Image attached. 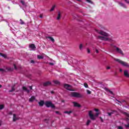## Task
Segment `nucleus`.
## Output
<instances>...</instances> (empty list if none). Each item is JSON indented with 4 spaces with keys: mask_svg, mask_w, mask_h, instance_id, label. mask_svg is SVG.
<instances>
[{
    "mask_svg": "<svg viewBox=\"0 0 129 129\" xmlns=\"http://www.w3.org/2000/svg\"><path fill=\"white\" fill-rule=\"evenodd\" d=\"M49 65H51V66H53V65H54V63H53V62H49Z\"/></svg>",
    "mask_w": 129,
    "mask_h": 129,
    "instance_id": "46",
    "label": "nucleus"
},
{
    "mask_svg": "<svg viewBox=\"0 0 129 129\" xmlns=\"http://www.w3.org/2000/svg\"><path fill=\"white\" fill-rule=\"evenodd\" d=\"M51 84L52 83H51V82L48 81L43 83V86L47 87V86H49V85H51Z\"/></svg>",
    "mask_w": 129,
    "mask_h": 129,
    "instance_id": "10",
    "label": "nucleus"
},
{
    "mask_svg": "<svg viewBox=\"0 0 129 129\" xmlns=\"http://www.w3.org/2000/svg\"><path fill=\"white\" fill-rule=\"evenodd\" d=\"M63 87L67 89V90H69V91H74V90L70 89L71 87H72V86L68 84H63Z\"/></svg>",
    "mask_w": 129,
    "mask_h": 129,
    "instance_id": "5",
    "label": "nucleus"
},
{
    "mask_svg": "<svg viewBox=\"0 0 129 129\" xmlns=\"http://www.w3.org/2000/svg\"><path fill=\"white\" fill-rule=\"evenodd\" d=\"M29 48L34 50L36 49V46L34 44H31L29 45Z\"/></svg>",
    "mask_w": 129,
    "mask_h": 129,
    "instance_id": "17",
    "label": "nucleus"
},
{
    "mask_svg": "<svg viewBox=\"0 0 129 129\" xmlns=\"http://www.w3.org/2000/svg\"><path fill=\"white\" fill-rule=\"evenodd\" d=\"M84 86H85V87L86 88H88V84H87V83H84Z\"/></svg>",
    "mask_w": 129,
    "mask_h": 129,
    "instance_id": "31",
    "label": "nucleus"
},
{
    "mask_svg": "<svg viewBox=\"0 0 129 129\" xmlns=\"http://www.w3.org/2000/svg\"><path fill=\"white\" fill-rule=\"evenodd\" d=\"M119 5H120L121 6V7H123V8H126V6L123 3H119Z\"/></svg>",
    "mask_w": 129,
    "mask_h": 129,
    "instance_id": "22",
    "label": "nucleus"
},
{
    "mask_svg": "<svg viewBox=\"0 0 129 129\" xmlns=\"http://www.w3.org/2000/svg\"><path fill=\"white\" fill-rule=\"evenodd\" d=\"M116 51L118 53H119V54H120L121 55H122V56H124V54L123 53V52H122V50H121V49H120L118 47H116Z\"/></svg>",
    "mask_w": 129,
    "mask_h": 129,
    "instance_id": "8",
    "label": "nucleus"
},
{
    "mask_svg": "<svg viewBox=\"0 0 129 129\" xmlns=\"http://www.w3.org/2000/svg\"><path fill=\"white\" fill-rule=\"evenodd\" d=\"M125 120L127 121V123H129V118H126L125 119Z\"/></svg>",
    "mask_w": 129,
    "mask_h": 129,
    "instance_id": "44",
    "label": "nucleus"
},
{
    "mask_svg": "<svg viewBox=\"0 0 129 129\" xmlns=\"http://www.w3.org/2000/svg\"><path fill=\"white\" fill-rule=\"evenodd\" d=\"M118 129H123V127L121 126H117Z\"/></svg>",
    "mask_w": 129,
    "mask_h": 129,
    "instance_id": "43",
    "label": "nucleus"
},
{
    "mask_svg": "<svg viewBox=\"0 0 129 129\" xmlns=\"http://www.w3.org/2000/svg\"><path fill=\"white\" fill-rule=\"evenodd\" d=\"M7 70H8V71H13V69L7 68Z\"/></svg>",
    "mask_w": 129,
    "mask_h": 129,
    "instance_id": "40",
    "label": "nucleus"
},
{
    "mask_svg": "<svg viewBox=\"0 0 129 129\" xmlns=\"http://www.w3.org/2000/svg\"><path fill=\"white\" fill-rule=\"evenodd\" d=\"M116 101H117L118 102H119V103H121V104H122V103L121 101H119L118 100H117V99H116Z\"/></svg>",
    "mask_w": 129,
    "mask_h": 129,
    "instance_id": "49",
    "label": "nucleus"
},
{
    "mask_svg": "<svg viewBox=\"0 0 129 129\" xmlns=\"http://www.w3.org/2000/svg\"><path fill=\"white\" fill-rule=\"evenodd\" d=\"M124 76H125V77H129V74H128V71L127 70H125L124 71Z\"/></svg>",
    "mask_w": 129,
    "mask_h": 129,
    "instance_id": "13",
    "label": "nucleus"
},
{
    "mask_svg": "<svg viewBox=\"0 0 129 129\" xmlns=\"http://www.w3.org/2000/svg\"><path fill=\"white\" fill-rule=\"evenodd\" d=\"M106 69L109 70V69H110V67H107V68H106Z\"/></svg>",
    "mask_w": 129,
    "mask_h": 129,
    "instance_id": "59",
    "label": "nucleus"
},
{
    "mask_svg": "<svg viewBox=\"0 0 129 129\" xmlns=\"http://www.w3.org/2000/svg\"><path fill=\"white\" fill-rule=\"evenodd\" d=\"M83 47V45L82 44H80V46H79L80 50H81Z\"/></svg>",
    "mask_w": 129,
    "mask_h": 129,
    "instance_id": "34",
    "label": "nucleus"
},
{
    "mask_svg": "<svg viewBox=\"0 0 129 129\" xmlns=\"http://www.w3.org/2000/svg\"><path fill=\"white\" fill-rule=\"evenodd\" d=\"M96 31L97 32L98 34H100V35H101L102 36H104V37H108V36H109V34H108L107 33L103 31H101L99 32L98 30H96Z\"/></svg>",
    "mask_w": 129,
    "mask_h": 129,
    "instance_id": "6",
    "label": "nucleus"
},
{
    "mask_svg": "<svg viewBox=\"0 0 129 129\" xmlns=\"http://www.w3.org/2000/svg\"><path fill=\"white\" fill-rule=\"evenodd\" d=\"M9 114H10V115H12V114H13V112L10 111L9 113Z\"/></svg>",
    "mask_w": 129,
    "mask_h": 129,
    "instance_id": "55",
    "label": "nucleus"
},
{
    "mask_svg": "<svg viewBox=\"0 0 129 129\" xmlns=\"http://www.w3.org/2000/svg\"><path fill=\"white\" fill-rule=\"evenodd\" d=\"M55 8H56V6L54 5L53 6H52L51 9L50 10V12H53V11H54V10L55 9Z\"/></svg>",
    "mask_w": 129,
    "mask_h": 129,
    "instance_id": "24",
    "label": "nucleus"
},
{
    "mask_svg": "<svg viewBox=\"0 0 129 129\" xmlns=\"http://www.w3.org/2000/svg\"><path fill=\"white\" fill-rule=\"evenodd\" d=\"M14 66L15 70H17L18 68H17V66H16V64H14Z\"/></svg>",
    "mask_w": 129,
    "mask_h": 129,
    "instance_id": "47",
    "label": "nucleus"
},
{
    "mask_svg": "<svg viewBox=\"0 0 129 129\" xmlns=\"http://www.w3.org/2000/svg\"><path fill=\"white\" fill-rule=\"evenodd\" d=\"M46 39H50V41L52 42V43H54L55 42V40H54V38L51 36H48L46 37Z\"/></svg>",
    "mask_w": 129,
    "mask_h": 129,
    "instance_id": "19",
    "label": "nucleus"
},
{
    "mask_svg": "<svg viewBox=\"0 0 129 129\" xmlns=\"http://www.w3.org/2000/svg\"><path fill=\"white\" fill-rule=\"evenodd\" d=\"M40 18L41 19H43V15L41 14L40 16H39Z\"/></svg>",
    "mask_w": 129,
    "mask_h": 129,
    "instance_id": "53",
    "label": "nucleus"
},
{
    "mask_svg": "<svg viewBox=\"0 0 129 129\" xmlns=\"http://www.w3.org/2000/svg\"><path fill=\"white\" fill-rule=\"evenodd\" d=\"M107 114H108L109 116H111V114H113V112H107Z\"/></svg>",
    "mask_w": 129,
    "mask_h": 129,
    "instance_id": "33",
    "label": "nucleus"
},
{
    "mask_svg": "<svg viewBox=\"0 0 129 129\" xmlns=\"http://www.w3.org/2000/svg\"><path fill=\"white\" fill-rule=\"evenodd\" d=\"M64 113H67L68 114H70V113H72V111H65L64 112Z\"/></svg>",
    "mask_w": 129,
    "mask_h": 129,
    "instance_id": "26",
    "label": "nucleus"
},
{
    "mask_svg": "<svg viewBox=\"0 0 129 129\" xmlns=\"http://www.w3.org/2000/svg\"><path fill=\"white\" fill-rule=\"evenodd\" d=\"M29 87L31 90H32V89H33V86H29Z\"/></svg>",
    "mask_w": 129,
    "mask_h": 129,
    "instance_id": "52",
    "label": "nucleus"
},
{
    "mask_svg": "<svg viewBox=\"0 0 129 129\" xmlns=\"http://www.w3.org/2000/svg\"><path fill=\"white\" fill-rule=\"evenodd\" d=\"M95 51L96 53H99L98 50H97V49H95Z\"/></svg>",
    "mask_w": 129,
    "mask_h": 129,
    "instance_id": "56",
    "label": "nucleus"
},
{
    "mask_svg": "<svg viewBox=\"0 0 129 129\" xmlns=\"http://www.w3.org/2000/svg\"><path fill=\"white\" fill-rule=\"evenodd\" d=\"M22 89H23V90H24V91L27 92V93H30V90H28V88H27L26 87L23 86L22 87Z\"/></svg>",
    "mask_w": 129,
    "mask_h": 129,
    "instance_id": "16",
    "label": "nucleus"
},
{
    "mask_svg": "<svg viewBox=\"0 0 129 129\" xmlns=\"http://www.w3.org/2000/svg\"><path fill=\"white\" fill-rule=\"evenodd\" d=\"M124 126H125L126 128H128V127H129V123H128L127 124H124Z\"/></svg>",
    "mask_w": 129,
    "mask_h": 129,
    "instance_id": "37",
    "label": "nucleus"
},
{
    "mask_svg": "<svg viewBox=\"0 0 129 129\" xmlns=\"http://www.w3.org/2000/svg\"><path fill=\"white\" fill-rule=\"evenodd\" d=\"M120 72H122V69H120Z\"/></svg>",
    "mask_w": 129,
    "mask_h": 129,
    "instance_id": "62",
    "label": "nucleus"
},
{
    "mask_svg": "<svg viewBox=\"0 0 129 129\" xmlns=\"http://www.w3.org/2000/svg\"><path fill=\"white\" fill-rule=\"evenodd\" d=\"M2 57H4V58H7V54H4L3 53H2L1 55Z\"/></svg>",
    "mask_w": 129,
    "mask_h": 129,
    "instance_id": "32",
    "label": "nucleus"
},
{
    "mask_svg": "<svg viewBox=\"0 0 129 129\" xmlns=\"http://www.w3.org/2000/svg\"><path fill=\"white\" fill-rule=\"evenodd\" d=\"M88 3H89L90 4H91L93 5V3L91 0H86Z\"/></svg>",
    "mask_w": 129,
    "mask_h": 129,
    "instance_id": "35",
    "label": "nucleus"
},
{
    "mask_svg": "<svg viewBox=\"0 0 129 129\" xmlns=\"http://www.w3.org/2000/svg\"><path fill=\"white\" fill-rule=\"evenodd\" d=\"M115 61H116V62H118L121 65H122L124 67H126L127 68H129V64L126 62H124L118 58H114Z\"/></svg>",
    "mask_w": 129,
    "mask_h": 129,
    "instance_id": "3",
    "label": "nucleus"
},
{
    "mask_svg": "<svg viewBox=\"0 0 129 129\" xmlns=\"http://www.w3.org/2000/svg\"><path fill=\"white\" fill-rule=\"evenodd\" d=\"M71 96L76 98H82L83 95L78 92H73L71 93Z\"/></svg>",
    "mask_w": 129,
    "mask_h": 129,
    "instance_id": "4",
    "label": "nucleus"
},
{
    "mask_svg": "<svg viewBox=\"0 0 129 129\" xmlns=\"http://www.w3.org/2000/svg\"><path fill=\"white\" fill-rule=\"evenodd\" d=\"M114 48H116H116H117V47H116V46L114 45Z\"/></svg>",
    "mask_w": 129,
    "mask_h": 129,
    "instance_id": "61",
    "label": "nucleus"
},
{
    "mask_svg": "<svg viewBox=\"0 0 129 129\" xmlns=\"http://www.w3.org/2000/svg\"><path fill=\"white\" fill-rule=\"evenodd\" d=\"M51 93L52 94H53L54 93V91H51Z\"/></svg>",
    "mask_w": 129,
    "mask_h": 129,
    "instance_id": "63",
    "label": "nucleus"
},
{
    "mask_svg": "<svg viewBox=\"0 0 129 129\" xmlns=\"http://www.w3.org/2000/svg\"><path fill=\"white\" fill-rule=\"evenodd\" d=\"M87 94H91V91H90L89 90H87Z\"/></svg>",
    "mask_w": 129,
    "mask_h": 129,
    "instance_id": "36",
    "label": "nucleus"
},
{
    "mask_svg": "<svg viewBox=\"0 0 129 129\" xmlns=\"http://www.w3.org/2000/svg\"><path fill=\"white\" fill-rule=\"evenodd\" d=\"M72 103H73L74 106L75 107H79V108L81 107V105L80 104H78V103L76 102H72Z\"/></svg>",
    "mask_w": 129,
    "mask_h": 129,
    "instance_id": "9",
    "label": "nucleus"
},
{
    "mask_svg": "<svg viewBox=\"0 0 129 129\" xmlns=\"http://www.w3.org/2000/svg\"><path fill=\"white\" fill-rule=\"evenodd\" d=\"M44 121L46 123H48V120H49V119H44Z\"/></svg>",
    "mask_w": 129,
    "mask_h": 129,
    "instance_id": "39",
    "label": "nucleus"
},
{
    "mask_svg": "<svg viewBox=\"0 0 129 129\" xmlns=\"http://www.w3.org/2000/svg\"><path fill=\"white\" fill-rule=\"evenodd\" d=\"M124 107H126V108H128V107L125 106Z\"/></svg>",
    "mask_w": 129,
    "mask_h": 129,
    "instance_id": "64",
    "label": "nucleus"
},
{
    "mask_svg": "<svg viewBox=\"0 0 129 129\" xmlns=\"http://www.w3.org/2000/svg\"><path fill=\"white\" fill-rule=\"evenodd\" d=\"M122 102H125V103H126V102L124 100H122Z\"/></svg>",
    "mask_w": 129,
    "mask_h": 129,
    "instance_id": "57",
    "label": "nucleus"
},
{
    "mask_svg": "<svg viewBox=\"0 0 129 129\" xmlns=\"http://www.w3.org/2000/svg\"><path fill=\"white\" fill-rule=\"evenodd\" d=\"M15 87H16V85H14L13 86L11 87L12 89L9 90V92H13V91H15L16 90Z\"/></svg>",
    "mask_w": 129,
    "mask_h": 129,
    "instance_id": "18",
    "label": "nucleus"
},
{
    "mask_svg": "<svg viewBox=\"0 0 129 129\" xmlns=\"http://www.w3.org/2000/svg\"><path fill=\"white\" fill-rule=\"evenodd\" d=\"M17 120H19V117H17L16 114H13V121H17Z\"/></svg>",
    "mask_w": 129,
    "mask_h": 129,
    "instance_id": "12",
    "label": "nucleus"
},
{
    "mask_svg": "<svg viewBox=\"0 0 129 129\" xmlns=\"http://www.w3.org/2000/svg\"><path fill=\"white\" fill-rule=\"evenodd\" d=\"M20 3L22 4V5H23V6H26V3H25L24 1H20Z\"/></svg>",
    "mask_w": 129,
    "mask_h": 129,
    "instance_id": "30",
    "label": "nucleus"
},
{
    "mask_svg": "<svg viewBox=\"0 0 129 129\" xmlns=\"http://www.w3.org/2000/svg\"><path fill=\"white\" fill-rule=\"evenodd\" d=\"M27 76H29L28 77H31V76H32V75H27Z\"/></svg>",
    "mask_w": 129,
    "mask_h": 129,
    "instance_id": "58",
    "label": "nucleus"
},
{
    "mask_svg": "<svg viewBox=\"0 0 129 129\" xmlns=\"http://www.w3.org/2000/svg\"><path fill=\"white\" fill-rule=\"evenodd\" d=\"M36 99V98L34 96H32L31 98L29 99V101L30 102H33Z\"/></svg>",
    "mask_w": 129,
    "mask_h": 129,
    "instance_id": "20",
    "label": "nucleus"
},
{
    "mask_svg": "<svg viewBox=\"0 0 129 129\" xmlns=\"http://www.w3.org/2000/svg\"><path fill=\"white\" fill-rule=\"evenodd\" d=\"M87 52L88 53H90V49L89 48H87Z\"/></svg>",
    "mask_w": 129,
    "mask_h": 129,
    "instance_id": "50",
    "label": "nucleus"
},
{
    "mask_svg": "<svg viewBox=\"0 0 129 129\" xmlns=\"http://www.w3.org/2000/svg\"><path fill=\"white\" fill-rule=\"evenodd\" d=\"M53 82H54V84H56L57 85H60V82L59 81L55 80L53 81Z\"/></svg>",
    "mask_w": 129,
    "mask_h": 129,
    "instance_id": "21",
    "label": "nucleus"
},
{
    "mask_svg": "<svg viewBox=\"0 0 129 129\" xmlns=\"http://www.w3.org/2000/svg\"><path fill=\"white\" fill-rule=\"evenodd\" d=\"M38 59H44V56L40 55H37Z\"/></svg>",
    "mask_w": 129,
    "mask_h": 129,
    "instance_id": "23",
    "label": "nucleus"
},
{
    "mask_svg": "<svg viewBox=\"0 0 129 129\" xmlns=\"http://www.w3.org/2000/svg\"><path fill=\"white\" fill-rule=\"evenodd\" d=\"M123 114H124L125 115H126V116H127L128 117H129V114L127 113L126 112H123Z\"/></svg>",
    "mask_w": 129,
    "mask_h": 129,
    "instance_id": "27",
    "label": "nucleus"
},
{
    "mask_svg": "<svg viewBox=\"0 0 129 129\" xmlns=\"http://www.w3.org/2000/svg\"><path fill=\"white\" fill-rule=\"evenodd\" d=\"M60 19H61V12L60 11H58L57 17H56V20L57 21H59Z\"/></svg>",
    "mask_w": 129,
    "mask_h": 129,
    "instance_id": "14",
    "label": "nucleus"
},
{
    "mask_svg": "<svg viewBox=\"0 0 129 129\" xmlns=\"http://www.w3.org/2000/svg\"><path fill=\"white\" fill-rule=\"evenodd\" d=\"M20 22H21L20 24L21 25H24V24H25V22H24L22 19H20Z\"/></svg>",
    "mask_w": 129,
    "mask_h": 129,
    "instance_id": "38",
    "label": "nucleus"
},
{
    "mask_svg": "<svg viewBox=\"0 0 129 129\" xmlns=\"http://www.w3.org/2000/svg\"><path fill=\"white\" fill-rule=\"evenodd\" d=\"M98 38L101 39V40H102L103 41H111V39L103 36H98Z\"/></svg>",
    "mask_w": 129,
    "mask_h": 129,
    "instance_id": "7",
    "label": "nucleus"
},
{
    "mask_svg": "<svg viewBox=\"0 0 129 129\" xmlns=\"http://www.w3.org/2000/svg\"><path fill=\"white\" fill-rule=\"evenodd\" d=\"M30 63H31L32 64H35V60H31L30 61Z\"/></svg>",
    "mask_w": 129,
    "mask_h": 129,
    "instance_id": "42",
    "label": "nucleus"
},
{
    "mask_svg": "<svg viewBox=\"0 0 129 129\" xmlns=\"http://www.w3.org/2000/svg\"><path fill=\"white\" fill-rule=\"evenodd\" d=\"M0 72H2V73H5V72H7V71H6V70H4V69H0Z\"/></svg>",
    "mask_w": 129,
    "mask_h": 129,
    "instance_id": "25",
    "label": "nucleus"
},
{
    "mask_svg": "<svg viewBox=\"0 0 129 129\" xmlns=\"http://www.w3.org/2000/svg\"><path fill=\"white\" fill-rule=\"evenodd\" d=\"M39 106H43L44 104L45 105V101L44 100H41L38 102Z\"/></svg>",
    "mask_w": 129,
    "mask_h": 129,
    "instance_id": "15",
    "label": "nucleus"
},
{
    "mask_svg": "<svg viewBox=\"0 0 129 129\" xmlns=\"http://www.w3.org/2000/svg\"><path fill=\"white\" fill-rule=\"evenodd\" d=\"M100 119H101V122H103V119H102V117H99Z\"/></svg>",
    "mask_w": 129,
    "mask_h": 129,
    "instance_id": "45",
    "label": "nucleus"
},
{
    "mask_svg": "<svg viewBox=\"0 0 129 129\" xmlns=\"http://www.w3.org/2000/svg\"><path fill=\"white\" fill-rule=\"evenodd\" d=\"M45 105L46 107H51V108L55 109L56 108V106L51 101H46L45 102Z\"/></svg>",
    "mask_w": 129,
    "mask_h": 129,
    "instance_id": "2",
    "label": "nucleus"
},
{
    "mask_svg": "<svg viewBox=\"0 0 129 129\" xmlns=\"http://www.w3.org/2000/svg\"><path fill=\"white\" fill-rule=\"evenodd\" d=\"M55 113H56V114H59V115H61V113H60V112H59L58 111H55Z\"/></svg>",
    "mask_w": 129,
    "mask_h": 129,
    "instance_id": "41",
    "label": "nucleus"
},
{
    "mask_svg": "<svg viewBox=\"0 0 129 129\" xmlns=\"http://www.w3.org/2000/svg\"><path fill=\"white\" fill-rule=\"evenodd\" d=\"M91 122V120H88L87 123H86V125H89V124Z\"/></svg>",
    "mask_w": 129,
    "mask_h": 129,
    "instance_id": "29",
    "label": "nucleus"
},
{
    "mask_svg": "<svg viewBox=\"0 0 129 129\" xmlns=\"http://www.w3.org/2000/svg\"><path fill=\"white\" fill-rule=\"evenodd\" d=\"M61 102H65V101L64 100H62Z\"/></svg>",
    "mask_w": 129,
    "mask_h": 129,
    "instance_id": "60",
    "label": "nucleus"
},
{
    "mask_svg": "<svg viewBox=\"0 0 129 129\" xmlns=\"http://www.w3.org/2000/svg\"><path fill=\"white\" fill-rule=\"evenodd\" d=\"M125 2L126 3V4H129V2L127 0H124Z\"/></svg>",
    "mask_w": 129,
    "mask_h": 129,
    "instance_id": "54",
    "label": "nucleus"
},
{
    "mask_svg": "<svg viewBox=\"0 0 129 129\" xmlns=\"http://www.w3.org/2000/svg\"><path fill=\"white\" fill-rule=\"evenodd\" d=\"M95 111H96V112H98V111H99V110L98 109H94Z\"/></svg>",
    "mask_w": 129,
    "mask_h": 129,
    "instance_id": "48",
    "label": "nucleus"
},
{
    "mask_svg": "<svg viewBox=\"0 0 129 129\" xmlns=\"http://www.w3.org/2000/svg\"><path fill=\"white\" fill-rule=\"evenodd\" d=\"M5 108V106L3 104L0 105V110L3 109Z\"/></svg>",
    "mask_w": 129,
    "mask_h": 129,
    "instance_id": "28",
    "label": "nucleus"
},
{
    "mask_svg": "<svg viewBox=\"0 0 129 129\" xmlns=\"http://www.w3.org/2000/svg\"><path fill=\"white\" fill-rule=\"evenodd\" d=\"M73 19H76V16L74 15H73Z\"/></svg>",
    "mask_w": 129,
    "mask_h": 129,
    "instance_id": "51",
    "label": "nucleus"
},
{
    "mask_svg": "<svg viewBox=\"0 0 129 129\" xmlns=\"http://www.w3.org/2000/svg\"><path fill=\"white\" fill-rule=\"evenodd\" d=\"M89 116L92 120H95L96 119V117L99 115V112L96 113L95 115H94L93 113H92V111L91 110L89 111Z\"/></svg>",
    "mask_w": 129,
    "mask_h": 129,
    "instance_id": "1",
    "label": "nucleus"
},
{
    "mask_svg": "<svg viewBox=\"0 0 129 129\" xmlns=\"http://www.w3.org/2000/svg\"><path fill=\"white\" fill-rule=\"evenodd\" d=\"M104 90H106V91H108V92H109V93H110L111 94H112V95H114V94L113 93V91H110V90L108 89V88H106V87H104L103 88Z\"/></svg>",
    "mask_w": 129,
    "mask_h": 129,
    "instance_id": "11",
    "label": "nucleus"
}]
</instances>
